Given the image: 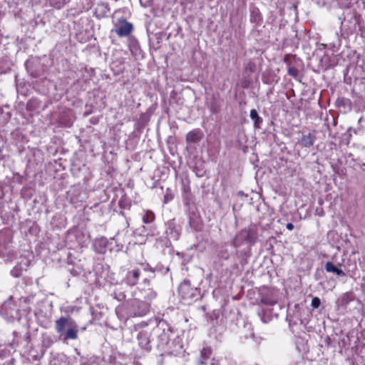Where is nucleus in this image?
Returning a JSON list of instances; mask_svg holds the SVG:
<instances>
[{
    "label": "nucleus",
    "instance_id": "nucleus-8",
    "mask_svg": "<svg viewBox=\"0 0 365 365\" xmlns=\"http://www.w3.org/2000/svg\"><path fill=\"white\" fill-rule=\"evenodd\" d=\"M150 304L144 302L137 297H134L133 301L129 308L130 317H143L146 315L150 311Z\"/></svg>",
    "mask_w": 365,
    "mask_h": 365
},
{
    "label": "nucleus",
    "instance_id": "nucleus-36",
    "mask_svg": "<svg viewBox=\"0 0 365 365\" xmlns=\"http://www.w3.org/2000/svg\"><path fill=\"white\" fill-rule=\"evenodd\" d=\"M336 35L338 36L337 41L336 42L332 43V47L334 48H335L336 51H338L339 48H340L341 43V39L339 38V34L336 33Z\"/></svg>",
    "mask_w": 365,
    "mask_h": 365
},
{
    "label": "nucleus",
    "instance_id": "nucleus-16",
    "mask_svg": "<svg viewBox=\"0 0 365 365\" xmlns=\"http://www.w3.org/2000/svg\"><path fill=\"white\" fill-rule=\"evenodd\" d=\"M30 264L26 257H21V261L11 271V274L14 277H19L22 274L23 270H26Z\"/></svg>",
    "mask_w": 365,
    "mask_h": 365
},
{
    "label": "nucleus",
    "instance_id": "nucleus-12",
    "mask_svg": "<svg viewBox=\"0 0 365 365\" xmlns=\"http://www.w3.org/2000/svg\"><path fill=\"white\" fill-rule=\"evenodd\" d=\"M180 295L185 300H192L197 297V289L191 287L190 283L184 281L178 288Z\"/></svg>",
    "mask_w": 365,
    "mask_h": 365
},
{
    "label": "nucleus",
    "instance_id": "nucleus-25",
    "mask_svg": "<svg viewBox=\"0 0 365 365\" xmlns=\"http://www.w3.org/2000/svg\"><path fill=\"white\" fill-rule=\"evenodd\" d=\"M346 163L352 167H360L363 170H365V163H361L359 158L355 159L353 155L349 154L346 159Z\"/></svg>",
    "mask_w": 365,
    "mask_h": 365
},
{
    "label": "nucleus",
    "instance_id": "nucleus-2",
    "mask_svg": "<svg viewBox=\"0 0 365 365\" xmlns=\"http://www.w3.org/2000/svg\"><path fill=\"white\" fill-rule=\"evenodd\" d=\"M172 329L169 324L164 320L160 321L157 325L151 329L152 340L156 342L159 349H164L168 344Z\"/></svg>",
    "mask_w": 365,
    "mask_h": 365
},
{
    "label": "nucleus",
    "instance_id": "nucleus-45",
    "mask_svg": "<svg viewBox=\"0 0 365 365\" xmlns=\"http://www.w3.org/2000/svg\"><path fill=\"white\" fill-rule=\"evenodd\" d=\"M364 365H365V364Z\"/></svg>",
    "mask_w": 365,
    "mask_h": 365
},
{
    "label": "nucleus",
    "instance_id": "nucleus-32",
    "mask_svg": "<svg viewBox=\"0 0 365 365\" xmlns=\"http://www.w3.org/2000/svg\"><path fill=\"white\" fill-rule=\"evenodd\" d=\"M68 2V0H50L52 6L59 9Z\"/></svg>",
    "mask_w": 365,
    "mask_h": 365
},
{
    "label": "nucleus",
    "instance_id": "nucleus-41",
    "mask_svg": "<svg viewBox=\"0 0 365 365\" xmlns=\"http://www.w3.org/2000/svg\"><path fill=\"white\" fill-rule=\"evenodd\" d=\"M32 299H33V297H26L24 301H25V302H31Z\"/></svg>",
    "mask_w": 365,
    "mask_h": 365
},
{
    "label": "nucleus",
    "instance_id": "nucleus-3",
    "mask_svg": "<svg viewBox=\"0 0 365 365\" xmlns=\"http://www.w3.org/2000/svg\"><path fill=\"white\" fill-rule=\"evenodd\" d=\"M156 269L150 267L149 264L140 263L138 266L127 269L122 282L128 286L133 287L138 284L143 272L154 273Z\"/></svg>",
    "mask_w": 365,
    "mask_h": 365
},
{
    "label": "nucleus",
    "instance_id": "nucleus-31",
    "mask_svg": "<svg viewBox=\"0 0 365 365\" xmlns=\"http://www.w3.org/2000/svg\"><path fill=\"white\" fill-rule=\"evenodd\" d=\"M155 220V214L150 210L146 211L145 215L143 216V221L145 224L151 223Z\"/></svg>",
    "mask_w": 365,
    "mask_h": 365
},
{
    "label": "nucleus",
    "instance_id": "nucleus-39",
    "mask_svg": "<svg viewBox=\"0 0 365 365\" xmlns=\"http://www.w3.org/2000/svg\"><path fill=\"white\" fill-rule=\"evenodd\" d=\"M286 227L289 230H292L294 229V225L291 222L287 224Z\"/></svg>",
    "mask_w": 365,
    "mask_h": 365
},
{
    "label": "nucleus",
    "instance_id": "nucleus-17",
    "mask_svg": "<svg viewBox=\"0 0 365 365\" xmlns=\"http://www.w3.org/2000/svg\"><path fill=\"white\" fill-rule=\"evenodd\" d=\"M133 30V25L125 20L120 22L115 29L116 34L120 36H128Z\"/></svg>",
    "mask_w": 365,
    "mask_h": 365
},
{
    "label": "nucleus",
    "instance_id": "nucleus-26",
    "mask_svg": "<svg viewBox=\"0 0 365 365\" xmlns=\"http://www.w3.org/2000/svg\"><path fill=\"white\" fill-rule=\"evenodd\" d=\"M211 355L212 349L207 346L203 347L200 353L199 364L201 365L205 364L206 361L211 356Z\"/></svg>",
    "mask_w": 365,
    "mask_h": 365
},
{
    "label": "nucleus",
    "instance_id": "nucleus-43",
    "mask_svg": "<svg viewBox=\"0 0 365 365\" xmlns=\"http://www.w3.org/2000/svg\"><path fill=\"white\" fill-rule=\"evenodd\" d=\"M115 312H116V314H117L118 315H119L120 308H116Z\"/></svg>",
    "mask_w": 365,
    "mask_h": 365
},
{
    "label": "nucleus",
    "instance_id": "nucleus-37",
    "mask_svg": "<svg viewBox=\"0 0 365 365\" xmlns=\"http://www.w3.org/2000/svg\"><path fill=\"white\" fill-rule=\"evenodd\" d=\"M152 0H140V4L143 7H148L150 5Z\"/></svg>",
    "mask_w": 365,
    "mask_h": 365
},
{
    "label": "nucleus",
    "instance_id": "nucleus-1",
    "mask_svg": "<svg viewBox=\"0 0 365 365\" xmlns=\"http://www.w3.org/2000/svg\"><path fill=\"white\" fill-rule=\"evenodd\" d=\"M362 15L352 14L351 12L344 11L343 18L339 17L341 21L340 36L343 38H348L350 36L357 31V26L359 25Z\"/></svg>",
    "mask_w": 365,
    "mask_h": 365
},
{
    "label": "nucleus",
    "instance_id": "nucleus-21",
    "mask_svg": "<svg viewBox=\"0 0 365 365\" xmlns=\"http://www.w3.org/2000/svg\"><path fill=\"white\" fill-rule=\"evenodd\" d=\"M324 269L327 272H333L339 277L346 276V273L341 269L336 267L332 262H327L325 264Z\"/></svg>",
    "mask_w": 365,
    "mask_h": 365
},
{
    "label": "nucleus",
    "instance_id": "nucleus-14",
    "mask_svg": "<svg viewBox=\"0 0 365 365\" xmlns=\"http://www.w3.org/2000/svg\"><path fill=\"white\" fill-rule=\"evenodd\" d=\"M168 355L178 356L183 352V346L180 338L176 337L171 342L168 341V344L163 349Z\"/></svg>",
    "mask_w": 365,
    "mask_h": 365
},
{
    "label": "nucleus",
    "instance_id": "nucleus-27",
    "mask_svg": "<svg viewBox=\"0 0 365 365\" xmlns=\"http://www.w3.org/2000/svg\"><path fill=\"white\" fill-rule=\"evenodd\" d=\"M175 190L176 187L175 185L166 187V191L165 193L164 194L163 200V202L165 204L168 203V202L171 201L173 199Z\"/></svg>",
    "mask_w": 365,
    "mask_h": 365
},
{
    "label": "nucleus",
    "instance_id": "nucleus-18",
    "mask_svg": "<svg viewBox=\"0 0 365 365\" xmlns=\"http://www.w3.org/2000/svg\"><path fill=\"white\" fill-rule=\"evenodd\" d=\"M78 327L77 324L73 327H71L65 333L61 335L59 337L63 341H67L68 340H75L78 338Z\"/></svg>",
    "mask_w": 365,
    "mask_h": 365
},
{
    "label": "nucleus",
    "instance_id": "nucleus-29",
    "mask_svg": "<svg viewBox=\"0 0 365 365\" xmlns=\"http://www.w3.org/2000/svg\"><path fill=\"white\" fill-rule=\"evenodd\" d=\"M112 296L114 299L119 302H123L125 299L126 295L123 291L121 290L120 288H115L113 291Z\"/></svg>",
    "mask_w": 365,
    "mask_h": 365
},
{
    "label": "nucleus",
    "instance_id": "nucleus-44",
    "mask_svg": "<svg viewBox=\"0 0 365 365\" xmlns=\"http://www.w3.org/2000/svg\"><path fill=\"white\" fill-rule=\"evenodd\" d=\"M24 188H23V189L21 190L22 195H24Z\"/></svg>",
    "mask_w": 365,
    "mask_h": 365
},
{
    "label": "nucleus",
    "instance_id": "nucleus-34",
    "mask_svg": "<svg viewBox=\"0 0 365 365\" xmlns=\"http://www.w3.org/2000/svg\"><path fill=\"white\" fill-rule=\"evenodd\" d=\"M288 74L294 78H297L298 76V70L294 66H289Z\"/></svg>",
    "mask_w": 365,
    "mask_h": 365
},
{
    "label": "nucleus",
    "instance_id": "nucleus-30",
    "mask_svg": "<svg viewBox=\"0 0 365 365\" xmlns=\"http://www.w3.org/2000/svg\"><path fill=\"white\" fill-rule=\"evenodd\" d=\"M257 314L263 323H268L272 319L269 314L264 309H259Z\"/></svg>",
    "mask_w": 365,
    "mask_h": 365
},
{
    "label": "nucleus",
    "instance_id": "nucleus-40",
    "mask_svg": "<svg viewBox=\"0 0 365 365\" xmlns=\"http://www.w3.org/2000/svg\"><path fill=\"white\" fill-rule=\"evenodd\" d=\"M210 365H220L219 361L217 360H215V359H212V361L210 362Z\"/></svg>",
    "mask_w": 365,
    "mask_h": 365
},
{
    "label": "nucleus",
    "instance_id": "nucleus-13",
    "mask_svg": "<svg viewBox=\"0 0 365 365\" xmlns=\"http://www.w3.org/2000/svg\"><path fill=\"white\" fill-rule=\"evenodd\" d=\"M76 323L70 317H61L56 321L55 329L59 336Z\"/></svg>",
    "mask_w": 365,
    "mask_h": 365
},
{
    "label": "nucleus",
    "instance_id": "nucleus-6",
    "mask_svg": "<svg viewBox=\"0 0 365 365\" xmlns=\"http://www.w3.org/2000/svg\"><path fill=\"white\" fill-rule=\"evenodd\" d=\"M338 1L339 6L344 9V11L358 15L365 14L364 0H338Z\"/></svg>",
    "mask_w": 365,
    "mask_h": 365
},
{
    "label": "nucleus",
    "instance_id": "nucleus-22",
    "mask_svg": "<svg viewBox=\"0 0 365 365\" xmlns=\"http://www.w3.org/2000/svg\"><path fill=\"white\" fill-rule=\"evenodd\" d=\"M69 361L68 357L64 354H58L53 356L50 361V365H68Z\"/></svg>",
    "mask_w": 365,
    "mask_h": 365
},
{
    "label": "nucleus",
    "instance_id": "nucleus-11",
    "mask_svg": "<svg viewBox=\"0 0 365 365\" xmlns=\"http://www.w3.org/2000/svg\"><path fill=\"white\" fill-rule=\"evenodd\" d=\"M1 313L9 320H19L21 318L19 309L15 303L9 301L4 303L1 309Z\"/></svg>",
    "mask_w": 365,
    "mask_h": 365
},
{
    "label": "nucleus",
    "instance_id": "nucleus-15",
    "mask_svg": "<svg viewBox=\"0 0 365 365\" xmlns=\"http://www.w3.org/2000/svg\"><path fill=\"white\" fill-rule=\"evenodd\" d=\"M277 292L273 289H268L261 293L260 302L264 305L273 306L277 303Z\"/></svg>",
    "mask_w": 365,
    "mask_h": 365
},
{
    "label": "nucleus",
    "instance_id": "nucleus-24",
    "mask_svg": "<svg viewBox=\"0 0 365 365\" xmlns=\"http://www.w3.org/2000/svg\"><path fill=\"white\" fill-rule=\"evenodd\" d=\"M200 131L198 130L190 131L186 135V140L187 143H197L200 141Z\"/></svg>",
    "mask_w": 365,
    "mask_h": 365
},
{
    "label": "nucleus",
    "instance_id": "nucleus-7",
    "mask_svg": "<svg viewBox=\"0 0 365 365\" xmlns=\"http://www.w3.org/2000/svg\"><path fill=\"white\" fill-rule=\"evenodd\" d=\"M256 238V234L252 229H244L235 235L232 245L235 247H239L245 244L254 243Z\"/></svg>",
    "mask_w": 365,
    "mask_h": 365
},
{
    "label": "nucleus",
    "instance_id": "nucleus-38",
    "mask_svg": "<svg viewBox=\"0 0 365 365\" xmlns=\"http://www.w3.org/2000/svg\"><path fill=\"white\" fill-rule=\"evenodd\" d=\"M145 327H148V324L146 322H141V323L136 324L135 326V329H138Z\"/></svg>",
    "mask_w": 365,
    "mask_h": 365
},
{
    "label": "nucleus",
    "instance_id": "nucleus-28",
    "mask_svg": "<svg viewBox=\"0 0 365 365\" xmlns=\"http://www.w3.org/2000/svg\"><path fill=\"white\" fill-rule=\"evenodd\" d=\"M250 118L254 121L255 126L259 128V125L262 123V118L259 116L255 109H252L250 110Z\"/></svg>",
    "mask_w": 365,
    "mask_h": 365
},
{
    "label": "nucleus",
    "instance_id": "nucleus-9",
    "mask_svg": "<svg viewBox=\"0 0 365 365\" xmlns=\"http://www.w3.org/2000/svg\"><path fill=\"white\" fill-rule=\"evenodd\" d=\"M186 205L188 207L187 216L190 227L195 231L201 230L202 227V219L196 206L189 203L188 199L186 201Z\"/></svg>",
    "mask_w": 365,
    "mask_h": 365
},
{
    "label": "nucleus",
    "instance_id": "nucleus-20",
    "mask_svg": "<svg viewBox=\"0 0 365 365\" xmlns=\"http://www.w3.org/2000/svg\"><path fill=\"white\" fill-rule=\"evenodd\" d=\"M354 300V294L352 292H347L341 294L336 303L338 306L346 307L351 302Z\"/></svg>",
    "mask_w": 365,
    "mask_h": 365
},
{
    "label": "nucleus",
    "instance_id": "nucleus-19",
    "mask_svg": "<svg viewBox=\"0 0 365 365\" xmlns=\"http://www.w3.org/2000/svg\"><path fill=\"white\" fill-rule=\"evenodd\" d=\"M167 228H166V233L168 236H169L170 238L173 240H178L180 237V231L176 227L174 220H170L168 222Z\"/></svg>",
    "mask_w": 365,
    "mask_h": 365
},
{
    "label": "nucleus",
    "instance_id": "nucleus-5",
    "mask_svg": "<svg viewBox=\"0 0 365 365\" xmlns=\"http://www.w3.org/2000/svg\"><path fill=\"white\" fill-rule=\"evenodd\" d=\"M150 279L145 278L143 282L142 287H138V289L133 292V297H137L144 302H148L150 304V302L155 299L157 297V292L152 287H150Z\"/></svg>",
    "mask_w": 365,
    "mask_h": 365
},
{
    "label": "nucleus",
    "instance_id": "nucleus-4",
    "mask_svg": "<svg viewBox=\"0 0 365 365\" xmlns=\"http://www.w3.org/2000/svg\"><path fill=\"white\" fill-rule=\"evenodd\" d=\"M115 242L116 250H120L125 243V235L122 232H118L113 237L108 240L106 237H102L96 240L95 245L99 246L100 248L97 251L100 253L105 252L106 249L112 250L113 248V243Z\"/></svg>",
    "mask_w": 365,
    "mask_h": 365
},
{
    "label": "nucleus",
    "instance_id": "nucleus-35",
    "mask_svg": "<svg viewBox=\"0 0 365 365\" xmlns=\"http://www.w3.org/2000/svg\"><path fill=\"white\" fill-rule=\"evenodd\" d=\"M321 302L319 298L315 297L312 299L311 306L313 309H317L320 306Z\"/></svg>",
    "mask_w": 365,
    "mask_h": 365
},
{
    "label": "nucleus",
    "instance_id": "nucleus-10",
    "mask_svg": "<svg viewBox=\"0 0 365 365\" xmlns=\"http://www.w3.org/2000/svg\"><path fill=\"white\" fill-rule=\"evenodd\" d=\"M137 340L140 349L145 351H150L152 349V340L151 329L147 328L146 329L141 330L137 335Z\"/></svg>",
    "mask_w": 365,
    "mask_h": 365
},
{
    "label": "nucleus",
    "instance_id": "nucleus-23",
    "mask_svg": "<svg viewBox=\"0 0 365 365\" xmlns=\"http://www.w3.org/2000/svg\"><path fill=\"white\" fill-rule=\"evenodd\" d=\"M315 136L311 133L304 135L300 140V143L302 146L309 148L312 146L315 141Z\"/></svg>",
    "mask_w": 365,
    "mask_h": 365
},
{
    "label": "nucleus",
    "instance_id": "nucleus-33",
    "mask_svg": "<svg viewBox=\"0 0 365 365\" xmlns=\"http://www.w3.org/2000/svg\"><path fill=\"white\" fill-rule=\"evenodd\" d=\"M182 190L185 193V203L186 204V201L187 199H188V202H190V201L191 200V196H190L191 195L190 194V189L189 184H182Z\"/></svg>",
    "mask_w": 365,
    "mask_h": 365
},
{
    "label": "nucleus",
    "instance_id": "nucleus-42",
    "mask_svg": "<svg viewBox=\"0 0 365 365\" xmlns=\"http://www.w3.org/2000/svg\"><path fill=\"white\" fill-rule=\"evenodd\" d=\"M119 205H120V207L121 208H123V207H124V205H123V200H120L119 201Z\"/></svg>",
    "mask_w": 365,
    "mask_h": 365
}]
</instances>
